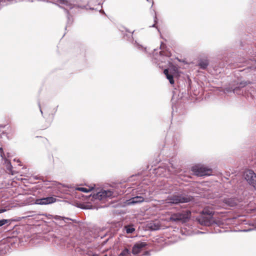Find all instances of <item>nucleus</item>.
Wrapping results in <instances>:
<instances>
[{"instance_id":"1","label":"nucleus","mask_w":256,"mask_h":256,"mask_svg":"<svg viewBox=\"0 0 256 256\" xmlns=\"http://www.w3.org/2000/svg\"><path fill=\"white\" fill-rule=\"evenodd\" d=\"M170 65L168 68L164 70L166 78L168 80L170 84L174 86L175 80H177V86L180 92L182 94H186V92L188 94L190 92L192 88V82L190 76L187 74L181 72L178 68L171 62H169Z\"/></svg>"},{"instance_id":"2","label":"nucleus","mask_w":256,"mask_h":256,"mask_svg":"<svg viewBox=\"0 0 256 256\" xmlns=\"http://www.w3.org/2000/svg\"><path fill=\"white\" fill-rule=\"evenodd\" d=\"M144 183L138 184H124L122 182L98 184L97 192H152L147 186L144 187Z\"/></svg>"},{"instance_id":"3","label":"nucleus","mask_w":256,"mask_h":256,"mask_svg":"<svg viewBox=\"0 0 256 256\" xmlns=\"http://www.w3.org/2000/svg\"><path fill=\"white\" fill-rule=\"evenodd\" d=\"M118 193H90L88 196L82 195V202L75 201L73 205L84 210L92 209V205L90 202L101 201L104 202L110 199L117 196Z\"/></svg>"},{"instance_id":"4","label":"nucleus","mask_w":256,"mask_h":256,"mask_svg":"<svg viewBox=\"0 0 256 256\" xmlns=\"http://www.w3.org/2000/svg\"><path fill=\"white\" fill-rule=\"evenodd\" d=\"M214 212L208 208H204L198 218L199 223L204 226H211L216 224L220 226L222 224L219 220H216L214 216Z\"/></svg>"},{"instance_id":"5","label":"nucleus","mask_w":256,"mask_h":256,"mask_svg":"<svg viewBox=\"0 0 256 256\" xmlns=\"http://www.w3.org/2000/svg\"><path fill=\"white\" fill-rule=\"evenodd\" d=\"M56 184L57 188H58L60 192H62L60 190L62 187L70 188L72 192L78 190L80 191V192H92V190H94L96 192H97L98 184H92L90 186H88V188H86L84 187L78 186H74V184H62L58 182H56Z\"/></svg>"},{"instance_id":"6","label":"nucleus","mask_w":256,"mask_h":256,"mask_svg":"<svg viewBox=\"0 0 256 256\" xmlns=\"http://www.w3.org/2000/svg\"><path fill=\"white\" fill-rule=\"evenodd\" d=\"M58 200L55 196H50L39 198H35L30 196L28 198L26 203L29 204L47 205L52 204Z\"/></svg>"},{"instance_id":"7","label":"nucleus","mask_w":256,"mask_h":256,"mask_svg":"<svg viewBox=\"0 0 256 256\" xmlns=\"http://www.w3.org/2000/svg\"><path fill=\"white\" fill-rule=\"evenodd\" d=\"M192 197L190 196H186L182 194H175L168 197L167 203L173 204H180L187 203L192 200Z\"/></svg>"},{"instance_id":"8","label":"nucleus","mask_w":256,"mask_h":256,"mask_svg":"<svg viewBox=\"0 0 256 256\" xmlns=\"http://www.w3.org/2000/svg\"><path fill=\"white\" fill-rule=\"evenodd\" d=\"M192 174L197 176H210L212 175V168L204 165L196 164L191 168Z\"/></svg>"},{"instance_id":"9","label":"nucleus","mask_w":256,"mask_h":256,"mask_svg":"<svg viewBox=\"0 0 256 256\" xmlns=\"http://www.w3.org/2000/svg\"><path fill=\"white\" fill-rule=\"evenodd\" d=\"M251 84L252 82L249 80L237 82L236 84H234L227 88L226 90L228 92H232L237 94H241L243 92L242 89Z\"/></svg>"},{"instance_id":"10","label":"nucleus","mask_w":256,"mask_h":256,"mask_svg":"<svg viewBox=\"0 0 256 256\" xmlns=\"http://www.w3.org/2000/svg\"><path fill=\"white\" fill-rule=\"evenodd\" d=\"M38 107L40 108V111L42 117L45 119L46 122L50 126L51 124V123L52 122V121L54 119L55 114L58 110V106H56V108H54L50 112H45L44 114V112L42 110L40 104V102H38Z\"/></svg>"},{"instance_id":"11","label":"nucleus","mask_w":256,"mask_h":256,"mask_svg":"<svg viewBox=\"0 0 256 256\" xmlns=\"http://www.w3.org/2000/svg\"><path fill=\"white\" fill-rule=\"evenodd\" d=\"M172 158L170 161V165L172 169L174 170V171H172L170 170L169 166H166V168H164L162 167L159 166L157 168H155L154 170V173L156 175L161 176L162 175V173L164 172H166V170H168V172H174L176 174H177L178 172L176 170V164H175L174 163V160Z\"/></svg>"},{"instance_id":"12","label":"nucleus","mask_w":256,"mask_h":256,"mask_svg":"<svg viewBox=\"0 0 256 256\" xmlns=\"http://www.w3.org/2000/svg\"><path fill=\"white\" fill-rule=\"evenodd\" d=\"M244 178L248 184L256 190V174L252 170H248L244 174Z\"/></svg>"},{"instance_id":"13","label":"nucleus","mask_w":256,"mask_h":256,"mask_svg":"<svg viewBox=\"0 0 256 256\" xmlns=\"http://www.w3.org/2000/svg\"><path fill=\"white\" fill-rule=\"evenodd\" d=\"M145 200L144 198L142 196H136L132 197L128 200H126L124 202L122 206H126L134 205L137 204L141 203ZM120 203L116 204L115 206H118Z\"/></svg>"},{"instance_id":"14","label":"nucleus","mask_w":256,"mask_h":256,"mask_svg":"<svg viewBox=\"0 0 256 256\" xmlns=\"http://www.w3.org/2000/svg\"><path fill=\"white\" fill-rule=\"evenodd\" d=\"M160 48L161 50L159 52L158 56L160 60L162 62L163 60H164L165 58H168L171 56L172 54L169 51L166 44L163 42H161Z\"/></svg>"},{"instance_id":"15","label":"nucleus","mask_w":256,"mask_h":256,"mask_svg":"<svg viewBox=\"0 0 256 256\" xmlns=\"http://www.w3.org/2000/svg\"><path fill=\"white\" fill-rule=\"evenodd\" d=\"M99 4L100 3L98 2V0H88L86 5L76 4V8H85L86 10L89 9L91 10H96L97 8H94V6Z\"/></svg>"},{"instance_id":"16","label":"nucleus","mask_w":256,"mask_h":256,"mask_svg":"<svg viewBox=\"0 0 256 256\" xmlns=\"http://www.w3.org/2000/svg\"><path fill=\"white\" fill-rule=\"evenodd\" d=\"M148 244L146 242H138L136 243L132 248V254L134 255L138 254L140 252L142 248L146 246Z\"/></svg>"},{"instance_id":"17","label":"nucleus","mask_w":256,"mask_h":256,"mask_svg":"<svg viewBox=\"0 0 256 256\" xmlns=\"http://www.w3.org/2000/svg\"><path fill=\"white\" fill-rule=\"evenodd\" d=\"M128 40L132 42L134 44V46L138 50L143 52H146V48L144 47L142 44L138 42L136 40H134L132 34H131L128 36Z\"/></svg>"},{"instance_id":"18","label":"nucleus","mask_w":256,"mask_h":256,"mask_svg":"<svg viewBox=\"0 0 256 256\" xmlns=\"http://www.w3.org/2000/svg\"><path fill=\"white\" fill-rule=\"evenodd\" d=\"M226 206L234 207L239 202V200L236 198H226L223 200Z\"/></svg>"},{"instance_id":"19","label":"nucleus","mask_w":256,"mask_h":256,"mask_svg":"<svg viewBox=\"0 0 256 256\" xmlns=\"http://www.w3.org/2000/svg\"><path fill=\"white\" fill-rule=\"evenodd\" d=\"M179 222H188L190 218L191 212L186 210L182 212H178Z\"/></svg>"},{"instance_id":"20","label":"nucleus","mask_w":256,"mask_h":256,"mask_svg":"<svg viewBox=\"0 0 256 256\" xmlns=\"http://www.w3.org/2000/svg\"><path fill=\"white\" fill-rule=\"evenodd\" d=\"M22 1V0H0V10L4 6Z\"/></svg>"},{"instance_id":"21","label":"nucleus","mask_w":256,"mask_h":256,"mask_svg":"<svg viewBox=\"0 0 256 256\" xmlns=\"http://www.w3.org/2000/svg\"><path fill=\"white\" fill-rule=\"evenodd\" d=\"M209 65V61L207 59H200L198 62V66L202 70H206Z\"/></svg>"},{"instance_id":"22","label":"nucleus","mask_w":256,"mask_h":256,"mask_svg":"<svg viewBox=\"0 0 256 256\" xmlns=\"http://www.w3.org/2000/svg\"><path fill=\"white\" fill-rule=\"evenodd\" d=\"M167 192H188L187 190H182L180 188H178V186H172V188H170Z\"/></svg>"},{"instance_id":"23","label":"nucleus","mask_w":256,"mask_h":256,"mask_svg":"<svg viewBox=\"0 0 256 256\" xmlns=\"http://www.w3.org/2000/svg\"><path fill=\"white\" fill-rule=\"evenodd\" d=\"M120 254L121 256H130L131 252L128 248H124Z\"/></svg>"},{"instance_id":"24","label":"nucleus","mask_w":256,"mask_h":256,"mask_svg":"<svg viewBox=\"0 0 256 256\" xmlns=\"http://www.w3.org/2000/svg\"><path fill=\"white\" fill-rule=\"evenodd\" d=\"M124 229L126 231V232L128 234H132L135 230V228H134L130 226H125Z\"/></svg>"},{"instance_id":"25","label":"nucleus","mask_w":256,"mask_h":256,"mask_svg":"<svg viewBox=\"0 0 256 256\" xmlns=\"http://www.w3.org/2000/svg\"><path fill=\"white\" fill-rule=\"evenodd\" d=\"M170 220L173 222H179L178 212L172 214Z\"/></svg>"},{"instance_id":"26","label":"nucleus","mask_w":256,"mask_h":256,"mask_svg":"<svg viewBox=\"0 0 256 256\" xmlns=\"http://www.w3.org/2000/svg\"><path fill=\"white\" fill-rule=\"evenodd\" d=\"M247 69H250L252 70H256V60L252 61L250 65L248 66Z\"/></svg>"},{"instance_id":"27","label":"nucleus","mask_w":256,"mask_h":256,"mask_svg":"<svg viewBox=\"0 0 256 256\" xmlns=\"http://www.w3.org/2000/svg\"><path fill=\"white\" fill-rule=\"evenodd\" d=\"M6 168L10 172V174L12 175H14L15 174L16 172L12 170V166L10 162H9L8 164H7Z\"/></svg>"},{"instance_id":"28","label":"nucleus","mask_w":256,"mask_h":256,"mask_svg":"<svg viewBox=\"0 0 256 256\" xmlns=\"http://www.w3.org/2000/svg\"><path fill=\"white\" fill-rule=\"evenodd\" d=\"M150 228L152 230H156L160 228V226L156 224H152L150 226Z\"/></svg>"},{"instance_id":"29","label":"nucleus","mask_w":256,"mask_h":256,"mask_svg":"<svg viewBox=\"0 0 256 256\" xmlns=\"http://www.w3.org/2000/svg\"><path fill=\"white\" fill-rule=\"evenodd\" d=\"M80 48V54L84 56L86 52V48L84 46H80L78 48Z\"/></svg>"},{"instance_id":"30","label":"nucleus","mask_w":256,"mask_h":256,"mask_svg":"<svg viewBox=\"0 0 256 256\" xmlns=\"http://www.w3.org/2000/svg\"><path fill=\"white\" fill-rule=\"evenodd\" d=\"M9 220L2 219L0 220V226H2L8 222Z\"/></svg>"},{"instance_id":"31","label":"nucleus","mask_w":256,"mask_h":256,"mask_svg":"<svg viewBox=\"0 0 256 256\" xmlns=\"http://www.w3.org/2000/svg\"><path fill=\"white\" fill-rule=\"evenodd\" d=\"M154 24H153L152 26H150V27L156 28V24L158 22V20L156 15H155L154 17Z\"/></svg>"},{"instance_id":"32","label":"nucleus","mask_w":256,"mask_h":256,"mask_svg":"<svg viewBox=\"0 0 256 256\" xmlns=\"http://www.w3.org/2000/svg\"><path fill=\"white\" fill-rule=\"evenodd\" d=\"M134 176H140V174L138 173L137 174H136L135 175H132L131 176H130V178H128V180L129 181H132V178L133 177H134Z\"/></svg>"},{"instance_id":"33","label":"nucleus","mask_w":256,"mask_h":256,"mask_svg":"<svg viewBox=\"0 0 256 256\" xmlns=\"http://www.w3.org/2000/svg\"><path fill=\"white\" fill-rule=\"evenodd\" d=\"M0 156L3 158L4 157V151H3V149H2V148H0Z\"/></svg>"},{"instance_id":"34","label":"nucleus","mask_w":256,"mask_h":256,"mask_svg":"<svg viewBox=\"0 0 256 256\" xmlns=\"http://www.w3.org/2000/svg\"><path fill=\"white\" fill-rule=\"evenodd\" d=\"M124 28L126 30V32H128L129 33H130L131 34H133L134 32V30L132 31V32H131L128 28H125V27H124Z\"/></svg>"},{"instance_id":"35","label":"nucleus","mask_w":256,"mask_h":256,"mask_svg":"<svg viewBox=\"0 0 256 256\" xmlns=\"http://www.w3.org/2000/svg\"><path fill=\"white\" fill-rule=\"evenodd\" d=\"M250 230H251V229L249 228V229L242 230H240V232H250Z\"/></svg>"},{"instance_id":"36","label":"nucleus","mask_w":256,"mask_h":256,"mask_svg":"<svg viewBox=\"0 0 256 256\" xmlns=\"http://www.w3.org/2000/svg\"><path fill=\"white\" fill-rule=\"evenodd\" d=\"M6 211V210L5 208H2V209H0V214L2 213V212H4Z\"/></svg>"},{"instance_id":"37","label":"nucleus","mask_w":256,"mask_h":256,"mask_svg":"<svg viewBox=\"0 0 256 256\" xmlns=\"http://www.w3.org/2000/svg\"><path fill=\"white\" fill-rule=\"evenodd\" d=\"M32 178H33L34 180H38V179H39V178H38V176H32Z\"/></svg>"},{"instance_id":"38","label":"nucleus","mask_w":256,"mask_h":256,"mask_svg":"<svg viewBox=\"0 0 256 256\" xmlns=\"http://www.w3.org/2000/svg\"><path fill=\"white\" fill-rule=\"evenodd\" d=\"M6 126V125H4V124H0V128H4Z\"/></svg>"},{"instance_id":"39","label":"nucleus","mask_w":256,"mask_h":256,"mask_svg":"<svg viewBox=\"0 0 256 256\" xmlns=\"http://www.w3.org/2000/svg\"><path fill=\"white\" fill-rule=\"evenodd\" d=\"M130 35L128 34H124V37H126L127 38Z\"/></svg>"},{"instance_id":"40","label":"nucleus","mask_w":256,"mask_h":256,"mask_svg":"<svg viewBox=\"0 0 256 256\" xmlns=\"http://www.w3.org/2000/svg\"><path fill=\"white\" fill-rule=\"evenodd\" d=\"M14 161H16V158H14ZM16 162H19L20 164V160H16Z\"/></svg>"},{"instance_id":"41","label":"nucleus","mask_w":256,"mask_h":256,"mask_svg":"<svg viewBox=\"0 0 256 256\" xmlns=\"http://www.w3.org/2000/svg\"><path fill=\"white\" fill-rule=\"evenodd\" d=\"M144 254H145V255L149 256V255H150L149 252H145Z\"/></svg>"},{"instance_id":"42","label":"nucleus","mask_w":256,"mask_h":256,"mask_svg":"<svg viewBox=\"0 0 256 256\" xmlns=\"http://www.w3.org/2000/svg\"><path fill=\"white\" fill-rule=\"evenodd\" d=\"M6 134V132H2V134Z\"/></svg>"},{"instance_id":"43","label":"nucleus","mask_w":256,"mask_h":256,"mask_svg":"<svg viewBox=\"0 0 256 256\" xmlns=\"http://www.w3.org/2000/svg\"><path fill=\"white\" fill-rule=\"evenodd\" d=\"M0 192H3V191L1 190ZM4 192H6V191H5V190H4Z\"/></svg>"},{"instance_id":"44","label":"nucleus","mask_w":256,"mask_h":256,"mask_svg":"<svg viewBox=\"0 0 256 256\" xmlns=\"http://www.w3.org/2000/svg\"><path fill=\"white\" fill-rule=\"evenodd\" d=\"M156 28L158 29V32H160V30L158 29V28Z\"/></svg>"},{"instance_id":"45","label":"nucleus","mask_w":256,"mask_h":256,"mask_svg":"<svg viewBox=\"0 0 256 256\" xmlns=\"http://www.w3.org/2000/svg\"><path fill=\"white\" fill-rule=\"evenodd\" d=\"M174 96H172V100H174Z\"/></svg>"},{"instance_id":"46","label":"nucleus","mask_w":256,"mask_h":256,"mask_svg":"<svg viewBox=\"0 0 256 256\" xmlns=\"http://www.w3.org/2000/svg\"><path fill=\"white\" fill-rule=\"evenodd\" d=\"M66 220H70L68 218H65Z\"/></svg>"},{"instance_id":"47","label":"nucleus","mask_w":256,"mask_h":256,"mask_svg":"<svg viewBox=\"0 0 256 256\" xmlns=\"http://www.w3.org/2000/svg\"><path fill=\"white\" fill-rule=\"evenodd\" d=\"M154 52L156 51V49H154Z\"/></svg>"},{"instance_id":"48","label":"nucleus","mask_w":256,"mask_h":256,"mask_svg":"<svg viewBox=\"0 0 256 256\" xmlns=\"http://www.w3.org/2000/svg\"><path fill=\"white\" fill-rule=\"evenodd\" d=\"M76 196H78V198H80V196H78V195H76Z\"/></svg>"},{"instance_id":"49","label":"nucleus","mask_w":256,"mask_h":256,"mask_svg":"<svg viewBox=\"0 0 256 256\" xmlns=\"http://www.w3.org/2000/svg\"><path fill=\"white\" fill-rule=\"evenodd\" d=\"M147 1H148V0H146Z\"/></svg>"}]
</instances>
